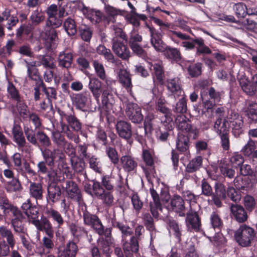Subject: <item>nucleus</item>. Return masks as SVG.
Listing matches in <instances>:
<instances>
[{
	"mask_svg": "<svg viewBox=\"0 0 257 257\" xmlns=\"http://www.w3.org/2000/svg\"><path fill=\"white\" fill-rule=\"evenodd\" d=\"M79 214L83 218V223L90 226L99 235H104L107 238L111 236V228H105L98 216L91 213L85 204H81L79 209Z\"/></svg>",
	"mask_w": 257,
	"mask_h": 257,
	"instance_id": "f257e3e1",
	"label": "nucleus"
},
{
	"mask_svg": "<svg viewBox=\"0 0 257 257\" xmlns=\"http://www.w3.org/2000/svg\"><path fill=\"white\" fill-rule=\"evenodd\" d=\"M255 235V231L253 228L246 224H242L234 232V238L240 246L248 247L251 245Z\"/></svg>",
	"mask_w": 257,
	"mask_h": 257,
	"instance_id": "f03ea898",
	"label": "nucleus"
},
{
	"mask_svg": "<svg viewBox=\"0 0 257 257\" xmlns=\"http://www.w3.org/2000/svg\"><path fill=\"white\" fill-rule=\"evenodd\" d=\"M142 158L145 165H142L141 168L147 178L155 176L156 173L155 169V157L154 151L151 149L143 148Z\"/></svg>",
	"mask_w": 257,
	"mask_h": 257,
	"instance_id": "7ed1b4c3",
	"label": "nucleus"
},
{
	"mask_svg": "<svg viewBox=\"0 0 257 257\" xmlns=\"http://www.w3.org/2000/svg\"><path fill=\"white\" fill-rule=\"evenodd\" d=\"M175 123L178 130L183 133L193 135V138L196 139L199 134V129L193 126L191 120L184 115H178L175 120Z\"/></svg>",
	"mask_w": 257,
	"mask_h": 257,
	"instance_id": "20e7f679",
	"label": "nucleus"
},
{
	"mask_svg": "<svg viewBox=\"0 0 257 257\" xmlns=\"http://www.w3.org/2000/svg\"><path fill=\"white\" fill-rule=\"evenodd\" d=\"M26 217L21 211L19 210L17 212L12 214V217L10 219V223L12 228H13L15 233L18 235L22 234L27 233V229L25 224V219Z\"/></svg>",
	"mask_w": 257,
	"mask_h": 257,
	"instance_id": "39448f33",
	"label": "nucleus"
},
{
	"mask_svg": "<svg viewBox=\"0 0 257 257\" xmlns=\"http://www.w3.org/2000/svg\"><path fill=\"white\" fill-rule=\"evenodd\" d=\"M42 155L44 160L47 161L49 167L54 166L57 159L61 161L64 158V154L57 149H50L47 148L41 149Z\"/></svg>",
	"mask_w": 257,
	"mask_h": 257,
	"instance_id": "423d86ee",
	"label": "nucleus"
},
{
	"mask_svg": "<svg viewBox=\"0 0 257 257\" xmlns=\"http://www.w3.org/2000/svg\"><path fill=\"white\" fill-rule=\"evenodd\" d=\"M125 113L129 119L134 123H140L143 120L141 107L136 103L128 102L126 106Z\"/></svg>",
	"mask_w": 257,
	"mask_h": 257,
	"instance_id": "0eeeda50",
	"label": "nucleus"
},
{
	"mask_svg": "<svg viewBox=\"0 0 257 257\" xmlns=\"http://www.w3.org/2000/svg\"><path fill=\"white\" fill-rule=\"evenodd\" d=\"M21 208L23 215L27 217L28 220L33 224L39 217V212L37 207L33 205L30 199L23 203Z\"/></svg>",
	"mask_w": 257,
	"mask_h": 257,
	"instance_id": "6e6552de",
	"label": "nucleus"
},
{
	"mask_svg": "<svg viewBox=\"0 0 257 257\" xmlns=\"http://www.w3.org/2000/svg\"><path fill=\"white\" fill-rule=\"evenodd\" d=\"M78 251L77 244L73 241H69L66 244L58 247L57 257H76Z\"/></svg>",
	"mask_w": 257,
	"mask_h": 257,
	"instance_id": "1a4fd4ad",
	"label": "nucleus"
},
{
	"mask_svg": "<svg viewBox=\"0 0 257 257\" xmlns=\"http://www.w3.org/2000/svg\"><path fill=\"white\" fill-rule=\"evenodd\" d=\"M112 50L114 53L123 60H128L131 57V52L128 47L115 38L112 39Z\"/></svg>",
	"mask_w": 257,
	"mask_h": 257,
	"instance_id": "9d476101",
	"label": "nucleus"
},
{
	"mask_svg": "<svg viewBox=\"0 0 257 257\" xmlns=\"http://www.w3.org/2000/svg\"><path fill=\"white\" fill-rule=\"evenodd\" d=\"M214 192L212 196V201L217 207H220L222 205V200L226 197L227 191L225 185L221 182H216L214 184Z\"/></svg>",
	"mask_w": 257,
	"mask_h": 257,
	"instance_id": "9b49d317",
	"label": "nucleus"
},
{
	"mask_svg": "<svg viewBox=\"0 0 257 257\" xmlns=\"http://www.w3.org/2000/svg\"><path fill=\"white\" fill-rule=\"evenodd\" d=\"M186 215L185 221L188 229L198 231L201 227V223L198 213L191 210L186 213Z\"/></svg>",
	"mask_w": 257,
	"mask_h": 257,
	"instance_id": "f8f14e48",
	"label": "nucleus"
},
{
	"mask_svg": "<svg viewBox=\"0 0 257 257\" xmlns=\"http://www.w3.org/2000/svg\"><path fill=\"white\" fill-rule=\"evenodd\" d=\"M121 245L125 257H134V254L139 252V242L134 237L122 241Z\"/></svg>",
	"mask_w": 257,
	"mask_h": 257,
	"instance_id": "ddd939ff",
	"label": "nucleus"
},
{
	"mask_svg": "<svg viewBox=\"0 0 257 257\" xmlns=\"http://www.w3.org/2000/svg\"><path fill=\"white\" fill-rule=\"evenodd\" d=\"M117 75L118 82L128 93L132 94L133 85L130 72L124 68L120 69L117 72Z\"/></svg>",
	"mask_w": 257,
	"mask_h": 257,
	"instance_id": "4468645a",
	"label": "nucleus"
},
{
	"mask_svg": "<svg viewBox=\"0 0 257 257\" xmlns=\"http://www.w3.org/2000/svg\"><path fill=\"white\" fill-rule=\"evenodd\" d=\"M115 128L117 134L120 138L127 140L130 144L131 143L129 141L132 136L130 123L123 120L118 121L115 124Z\"/></svg>",
	"mask_w": 257,
	"mask_h": 257,
	"instance_id": "2eb2a0df",
	"label": "nucleus"
},
{
	"mask_svg": "<svg viewBox=\"0 0 257 257\" xmlns=\"http://www.w3.org/2000/svg\"><path fill=\"white\" fill-rule=\"evenodd\" d=\"M120 164L123 171L128 173L136 171L138 167L136 159L130 155L122 156L120 158Z\"/></svg>",
	"mask_w": 257,
	"mask_h": 257,
	"instance_id": "dca6fc26",
	"label": "nucleus"
},
{
	"mask_svg": "<svg viewBox=\"0 0 257 257\" xmlns=\"http://www.w3.org/2000/svg\"><path fill=\"white\" fill-rule=\"evenodd\" d=\"M230 209L233 218L238 223H244L247 220V213L242 206L231 204Z\"/></svg>",
	"mask_w": 257,
	"mask_h": 257,
	"instance_id": "f3484780",
	"label": "nucleus"
},
{
	"mask_svg": "<svg viewBox=\"0 0 257 257\" xmlns=\"http://www.w3.org/2000/svg\"><path fill=\"white\" fill-rule=\"evenodd\" d=\"M150 192L153 200L150 203V211L153 216L155 218H158L159 215L158 210L162 211L159 196L153 188H150Z\"/></svg>",
	"mask_w": 257,
	"mask_h": 257,
	"instance_id": "a211bd4d",
	"label": "nucleus"
},
{
	"mask_svg": "<svg viewBox=\"0 0 257 257\" xmlns=\"http://www.w3.org/2000/svg\"><path fill=\"white\" fill-rule=\"evenodd\" d=\"M37 229L39 231H44L47 236L50 237H54V230L52 225L48 218L44 217L41 220L38 219L33 222Z\"/></svg>",
	"mask_w": 257,
	"mask_h": 257,
	"instance_id": "6ab92c4d",
	"label": "nucleus"
},
{
	"mask_svg": "<svg viewBox=\"0 0 257 257\" xmlns=\"http://www.w3.org/2000/svg\"><path fill=\"white\" fill-rule=\"evenodd\" d=\"M170 208L172 210L179 214L180 216L186 215L185 202L183 198L179 195H175L171 199Z\"/></svg>",
	"mask_w": 257,
	"mask_h": 257,
	"instance_id": "aec40b11",
	"label": "nucleus"
},
{
	"mask_svg": "<svg viewBox=\"0 0 257 257\" xmlns=\"http://www.w3.org/2000/svg\"><path fill=\"white\" fill-rule=\"evenodd\" d=\"M148 27L151 37V44L156 51L163 52L165 49V44L160 38V34L154 27Z\"/></svg>",
	"mask_w": 257,
	"mask_h": 257,
	"instance_id": "412c9836",
	"label": "nucleus"
},
{
	"mask_svg": "<svg viewBox=\"0 0 257 257\" xmlns=\"http://www.w3.org/2000/svg\"><path fill=\"white\" fill-rule=\"evenodd\" d=\"M0 208L4 214H7L10 212L12 214L20 210L17 206L13 204L7 195L4 193L0 194Z\"/></svg>",
	"mask_w": 257,
	"mask_h": 257,
	"instance_id": "4be33fe9",
	"label": "nucleus"
},
{
	"mask_svg": "<svg viewBox=\"0 0 257 257\" xmlns=\"http://www.w3.org/2000/svg\"><path fill=\"white\" fill-rule=\"evenodd\" d=\"M167 88L174 97H179L181 95L182 89L181 81L178 77L168 79L167 81Z\"/></svg>",
	"mask_w": 257,
	"mask_h": 257,
	"instance_id": "5701e85b",
	"label": "nucleus"
},
{
	"mask_svg": "<svg viewBox=\"0 0 257 257\" xmlns=\"http://www.w3.org/2000/svg\"><path fill=\"white\" fill-rule=\"evenodd\" d=\"M73 105L79 110L85 111L88 101V95L86 93H80L75 94L72 98Z\"/></svg>",
	"mask_w": 257,
	"mask_h": 257,
	"instance_id": "b1692460",
	"label": "nucleus"
},
{
	"mask_svg": "<svg viewBox=\"0 0 257 257\" xmlns=\"http://www.w3.org/2000/svg\"><path fill=\"white\" fill-rule=\"evenodd\" d=\"M44 212L48 218L52 219L56 222L58 227H61L64 223V220L61 213L52 207L46 206Z\"/></svg>",
	"mask_w": 257,
	"mask_h": 257,
	"instance_id": "393cba45",
	"label": "nucleus"
},
{
	"mask_svg": "<svg viewBox=\"0 0 257 257\" xmlns=\"http://www.w3.org/2000/svg\"><path fill=\"white\" fill-rule=\"evenodd\" d=\"M66 191L69 197L73 200L79 201L81 198L80 191L76 185L73 181L68 180L66 182Z\"/></svg>",
	"mask_w": 257,
	"mask_h": 257,
	"instance_id": "a878e982",
	"label": "nucleus"
},
{
	"mask_svg": "<svg viewBox=\"0 0 257 257\" xmlns=\"http://www.w3.org/2000/svg\"><path fill=\"white\" fill-rule=\"evenodd\" d=\"M88 88L95 99L98 101L103 90L101 82L96 78H90Z\"/></svg>",
	"mask_w": 257,
	"mask_h": 257,
	"instance_id": "bb28decb",
	"label": "nucleus"
},
{
	"mask_svg": "<svg viewBox=\"0 0 257 257\" xmlns=\"http://www.w3.org/2000/svg\"><path fill=\"white\" fill-rule=\"evenodd\" d=\"M47 199L50 200L53 203L58 202L61 196L60 187L55 184H50L47 188Z\"/></svg>",
	"mask_w": 257,
	"mask_h": 257,
	"instance_id": "cd10ccee",
	"label": "nucleus"
},
{
	"mask_svg": "<svg viewBox=\"0 0 257 257\" xmlns=\"http://www.w3.org/2000/svg\"><path fill=\"white\" fill-rule=\"evenodd\" d=\"M255 149L256 142L249 139L241 150V152L245 156L257 158V150H256Z\"/></svg>",
	"mask_w": 257,
	"mask_h": 257,
	"instance_id": "c85d7f7f",
	"label": "nucleus"
},
{
	"mask_svg": "<svg viewBox=\"0 0 257 257\" xmlns=\"http://www.w3.org/2000/svg\"><path fill=\"white\" fill-rule=\"evenodd\" d=\"M73 59L72 53L62 51L58 57V66L62 68L68 69L71 67Z\"/></svg>",
	"mask_w": 257,
	"mask_h": 257,
	"instance_id": "c756f323",
	"label": "nucleus"
},
{
	"mask_svg": "<svg viewBox=\"0 0 257 257\" xmlns=\"http://www.w3.org/2000/svg\"><path fill=\"white\" fill-rule=\"evenodd\" d=\"M0 236L5 238L7 243L15 247L16 240L12 231L7 226L2 225L0 226Z\"/></svg>",
	"mask_w": 257,
	"mask_h": 257,
	"instance_id": "7c9ffc66",
	"label": "nucleus"
},
{
	"mask_svg": "<svg viewBox=\"0 0 257 257\" xmlns=\"http://www.w3.org/2000/svg\"><path fill=\"white\" fill-rule=\"evenodd\" d=\"M43 193V190L41 183L30 182L29 193L32 197L36 200H42Z\"/></svg>",
	"mask_w": 257,
	"mask_h": 257,
	"instance_id": "2f4dec72",
	"label": "nucleus"
},
{
	"mask_svg": "<svg viewBox=\"0 0 257 257\" xmlns=\"http://www.w3.org/2000/svg\"><path fill=\"white\" fill-rule=\"evenodd\" d=\"M17 172L22 176L29 180V178L36 176V172L32 168L30 164L27 161L23 163V165L20 168L17 169Z\"/></svg>",
	"mask_w": 257,
	"mask_h": 257,
	"instance_id": "473e14b6",
	"label": "nucleus"
},
{
	"mask_svg": "<svg viewBox=\"0 0 257 257\" xmlns=\"http://www.w3.org/2000/svg\"><path fill=\"white\" fill-rule=\"evenodd\" d=\"M84 14L92 24L99 23L102 20V13L99 10L86 9L84 11Z\"/></svg>",
	"mask_w": 257,
	"mask_h": 257,
	"instance_id": "72a5a7b5",
	"label": "nucleus"
},
{
	"mask_svg": "<svg viewBox=\"0 0 257 257\" xmlns=\"http://www.w3.org/2000/svg\"><path fill=\"white\" fill-rule=\"evenodd\" d=\"M17 144L18 150L23 153L31 154L33 151L32 146L27 142L25 137L14 141Z\"/></svg>",
	"mask_w": 257,
	"mask_h": 257,
	"instance_id": "f704fd0d",
	"label": "nucleus"
},
{
	"mask_svg": "<svg viewBox=\"0 0 257 257\" xmlns=\"http://www.w3.org/2000/svg\"><path fill=\"white\" fill-rule=\"evenodd\" d=\"M6 190L9 193L20 192L23 190L22 184L17 178H15L11 181L7 182Z\"/></svg>",
	"mask_w": 257,
	"mask_h": 257,
	"instance_id": "c9c22d12",
	"label": "nucleus"
},
{
	"mask_svg": "<svg viewBox=\"0 0 257 257\" xmlns=\"http://www.w3.org/2000/svg\"><path fill=\"white\" fill-rule=\"evenodd\" d=\"M63 27L67 35L73 36L77 32V26L75 21L71 18L66 19L63 23Z\"/></svg>",
	"mask_w": 257,
	"mask_h": 257,
	"instance_id": "e433bc0d",
	"label": "nucleus"
},
{
	"mask_svg": "<svg viewBox=\"0 0 257 257\" xmlns=\"http://www.w3.org/2000/svg\"><path fill=\"white\" fill-rule=\"evenodd\" d=\"M45 18L44 13L41 10L37 9L32 13L30 17V21L32 26L36 27L43 22Z\"/></svg>",
	"mask_w": 257,
	"mask_h": 257,
	"instance_id": "4c0bfd02",
	"label": "nucleus"
},
{
	"mask_svg": "<svg viewBox=\"0 0 257 257\" xmlns=\"http://www.w3.org/2000/svg\"><path fill=\"white\" fill-rule=\"evenodd\" d=\"M202 165V158L201 156H197L188 164L186 171L188 173H193L198 170Z\"/></svg>",
	"mask_w": 257,
	"mask_h": 257,
	"instance_id": "58836bf2",
	"label": "nucleus"
},
{
	"mask_svg": "<svg viewBox=\"0 0 257 257\" xmlns=\"http://www.w3.org/2000/svg\"><path fill=\"white\" fill-rule=\"evenodd\" d=\"M44 39L50 43H53L58 39L57 31L53 28L44 27L42 34Z\"/></svg>",
	"mask_w": 257,
	"mask_h": 257,
	"instance_id": "ea45409f",
	"label": "nucleus"
},
{
	"mask_svg": "<svg viewBox=\"0 0 257 257\" xmlns=\"http://www.w3.org/2000/svg\"><path fill=\"white\" fill-rule=\"evenodd\" d=\"M70 231L72 235L76 238H79L83 236H87L88 231L86 229L81 226H79L75 223H71L69 226Z\"/></svg>",
	"mask_w": 257,
	"mask_h": 257,
	"instance_id": "a19ab883",
	"label": "nucleus"
},
{
	"mask_svg": "<svg viewBox=\"0 0 257 257\" xmlns=\"http://www.w3.org/2000/svg\"><path fill=\"white\" fill-rule=\"evenodd\" d=\"M121 231V242L127 240V237L132 236L133 234V231L130 226L126 225L122 223L116 222L114 225Z\"/></svg>",
	"mask_w": 257,
	"mask_h": 257,
	"instance_id": "79ce46f5",
	"label": "nucleus"
},
{
	"mask_svg": "<svg viewBox=\"0 0 257 257\" xmlns=\"http://www.w3.org/2000/svg\"><path fill=\"white\" fill-rule=\"evenodd\" d=\"M151 66L153 67V75L156 77L157 80L161 82L165 78L164 71L162 62H157L152 64Z\"/></svg>",
	"mask_w": 257,
	"mask_h": 257,
	"instance_id": "37998d69",
	"label": "nucleus"
},
{
	"mask_svg": "<svg viewBox=\"0 0 257 257\" xmlns=\"http://www.w3.org/2000/svg\"><path fill=\"white\" fill-rule=\"evenodd\" d=\"M115 182V177L111 174L104 175L102 177L101 184L108 191H111L113 189Z\"/></svg>",
	"mask_w": 257,
	"mask_h": 257,
	"instance_id": "c03bdc74",
	"label": "nucleus"
},
{
	"mask_svg": "<svg viewBox=\"0 0 257 257\" xmlns=\"http://www.w3.org/2000/svg\"><path fill=\"white\" fill-rule=\"evenodd\" d=\"M40 86L42 91L45 93L48 101L51 103L52 99L57 98V91L55 88L52 87H47L43 81H41Z\"/></svg>",
	"mask_w": 257,
	"mask_h": 257,
	"instance_id": "a18cd8bd",
	"label": "nucleus"
},
{
	"mask_svg": "<svg viewBox=\"0 0 257 257\" xmlns=\"http://www.w3.org/2000/svg\"><path fill=\"white\" fill-rule=\"evenodd\" d=\"M230 125L232 128V132L235 137H239L243 133V121L242 117L230 123Z\"/></svg>",
	"mask_w": 257,
	"mask_h": 257,
	"instance_id": "49530a36",
	"label": "nucleus"
},
{
	"mask_svg": "<svg viewBox=\"0 0 257 257\" xmlns=\"http://www.w3.org/2000/svg\"><path fill=\"white\" fill-rule=\"evenodd\" d=\"M24 131L26 139L29 144H31L34 146H38V142L36 134L34 131L28 126L24 127Z\"/></svg>",
	"mask_w": 257,
	"mask_h": 257,
	"instance_id": "de8ad7c7",
	"label": "nucleus"
},
{
	"mask_svg": "<svg viewBox=\"0 0 257 257\" xmlns=\"http://www.w3.org/2000/svg\"><path fill=\"white\" fill-rule=\"evenodd\" d=\"M112 88L108 83V81H106V86L103 88L102 93V102L106 107L109 104H111L109 96H112Z\"/></svg>",
	"mask_w": 257,
	"mask_h": 257,
	"instance_id": "09e8293b",
	"label": "nucleus"
},
{
	"mask_svg": "<svg viewBox=\"0 0 257 257\" xmlns=\"http://www.w3.org/2000/svg\"><path fill=\"white\" fill-rule=\"evenodd\" d=\"M189 139L188 137L183 135H180L178 137L176 146L178 150L181 152H187L189 148Z\"/></svg>",
	"mask_w": 257,
	"mask_h": 257,
	"instance_id": "8fccbe9b",
	"label": "nucleus"
},
{
	"mask_svg": "<svg viewBox=\"0 0 257 257\" xmlns=\"http://www.w3.org/2000/svg\"><path fill=\"white\" fill-rule=\"evenodd\" d=\"M165 52V55L169 58L175 61H179L181 59V53L177 48L170 47H165L163 51Z\"/></svg>",
	"mask_w": 257,
	"mask_h": 257,
	"instance_id": "3c124183",
	"label": "nucleus"
},
{
	"mask_svg": "<svg viewBox=\"0 0 257 257\" xmlns=\"http://www.w3.org/2000/svg\"><path fill=\"white\" fill-rule=\"evenodd\" d=\"M193 42L198 45L197 47V54H210L211 53V50L208 47L204 44L203 39L202 38H197L193 40Z\"/></svg>",
	"mask_w": 257,
	"mask_h": 257,
	"instance_id": "603ef678",
	"label": "nucleus"
},
{
	"mask_svg": "<svg viewBox=\"0 0 257 257\" xmlns=\"http://www.w3.org/2000/svg\"><path fill=\"white\" fill-rule=\"evenodd\" d=\"M51 138L53 143L58 147H64L66 144L64 136L58 131H53Z\"/></svg>",
	"mask_w": 257,
	"mask_h": 257,
	"instance_id": "864d4df0",
	"label": "nucleus"
},
{
	"mask_svg": "<svg viewBox=\"0 0 257 257\" xmlns=\"http://www.w3.org/2000/svg\"><path fill=\"white\" fill-rule=\"evenodd\" d=\"M73 169L78 173L82 172L85 168V162L78 157H72L70 159Z\"/></svg>",
	"mask_w": 257,
	"mask_h": 257,
	"instance_id": "5fc2aeb1",
	"label": "nucleus"
},
{
	"mask_svg": "<svg viewBox=\"0 0 257 257\" xmlns=\"http://www.w3.org/2000/svg\"><path fill=\"white\" fill-rule=\"evenodd\" d=\"M165 100L159 97L157 98L156 100L155 108L156 110L162 113L163 115H168L169 113H171V110L168 108L165 105Z\"/></svg>",
	"mask_w": 257,
	"mask_h": 257,
	"instance_id": "6e6d98bb",
	"label": "nucleus"
},
{
	"mask_svg": "<svg viewBox=\"0 0 257 257\" xmlns=\"http://www.w3.org/2000/svg\"><path fill=\"white\" fill-rule=\"evenodd\" d=\"M26 63L27 64L26 66L28 77L32 80H36L39 78L38 70L36 67V62H28L26 61Z\"/></svg>",
	"mask_w": 257,
	"mask_h": 257,
	"instance_id": "4d7b16f0",
	"label": "nucleus"
},
{
	"mask_svg": "<svg viewBox=\"0 0 257 257\" xmlns=\"http://www.w3.org/2000/svg\"><path fill=\"white\" fill-rule=\"evenodd\" d=\"M210 224L214 229H220L223 225V221L217 211L212 212L210 215Z\"/></svg>",
	"mask_w": 257,
	"mask_h": 257,
	"instance_id": "13d9d810",
	"label": "nucleus"
},
{
	"mask_svg": "<svg viewBox=\"0 0 257 257\" xmlns=\"http://www.w3.org/2000/svg\"><path fill=\"white\" fill-rule=\"evenodd\" d=\"M93 65L97 76L102 80H105V81H107L106 79V75L103 64L97 60H94L93 62Z\"/></svg>",
	"mask_w": 257,
	"mask_h": 257,
	"instance_id": "bf43d9fd",
	"label": "nucleus"
},
{
	"mask_svg": "<svg viewBox=\"0 0 257 257\" xmlns=\"http://www.w3.org/2000/svg\"><path fill=\"white\" fill-rule=\"evenodd\" d=\"M219 169L221 175L225 178L232 179L236 177L235 170L227 165H222L219 167Z\"/></svg>",
	"mask_w": 257,
	"mask_h": 257,
	"instance_id": "052dcab7",
	"label": "nucleus"
},
{
	"mask_svg": "<svg viewBox=\"0 0 257 257\" xmlns=\"http://www.w3.org/2000/svg\"><path fill=\"white\" fill-rule=\"evenodd\" d=\"M37 58L38 59V66L42 65L47 69L55 67V64L49 56L39 55L37 57Z\"/></svg>",
	"mask_w": 257,
	"mask_h": 257,
	"instance_id": "680f3d73",
	"label": "nucleus"
},
{
	"mask_svg": "<svg viewBox=\"0 0 257 257\" xmlns=\"http://www.w3.org/2000/svg\"><path fill=\"white\" fill-rule=\"evenodd\" d=\"M36 136L38 143L45 148H48L51 145V140L49 137L43 131H39L36 133Z\"/></svg>",
	"mask_w": 257,
	"mask_h": 257,
	"instance_id": "e2e57ef3",
	"label": "nucleus"
},
{
	"mask_svg": "<svg viewBox=\"0 0 257 257\" xmlns=\"http://www.w3.org/2000/svg\"><path fill=\"white\" fill-rule=\"evenodd\" d=\"M66 119L69 126L75 131L78 132L81 129V123L77 117L73 115H66Z\"/></svg>",
	"mask_w": 257,
	"mask_h": 257,
	"instance_id": "0e129e2a",
	"label": "nucleus"
},
{
	"mask_svg": "<svg viewBox=\"0 0 257 257\" xmlns=\"http://www.w3.org/2000/svg\"><path fill=\"white\" fill-rule=\"evenodd\" d=\"M246 112L249 119L257 122V103H250L247 107Z\"/></svg>",
	"mask_w": 257,
	"mask_h": 257,
	"instance_id": "69168bd1",
	"label": "nucleus"
},
{
	"mask_svg": "<svg viewBox=\"0 0 257 257\" xmlns=\"http://www.w3.org/2000/svg\"><path fill=\"white\" fill-rule=\"evenodd\" d=\"M105 153L109 159L110 162L114 165L117 164L119 162V157L117 151L115 148L112 147H107Z\"/></svg>",
	"mask_w": 257,
	"mask_h": 257,
	"instance_id": "338daca9",
	"label": "nucleus"
},
{
	"mask_svg": "<svg viewBox=\"0 0 257 257\" xmlns=\"http://www.w3.org/2000/svg\"><path fill=\"white\" fill-rule=\"evenodd\" d=\"M240 85L243 91L247 95L252 96L255 94L256 91V85L253 82L248 83L243 80L239 81Z\"/></svg>",
	"mask_w": 257,
	"mask_h": 257,
	"instance_id": "774afa93",
	"label": "nucleus"
}]
</instances>
